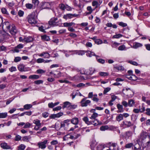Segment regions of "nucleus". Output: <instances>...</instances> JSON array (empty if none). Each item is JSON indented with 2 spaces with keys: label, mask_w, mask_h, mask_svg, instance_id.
Returning <instances> with one entry per match:
<instances>
[{
  "label": "nucleus",
  "mask_w": 150,
  "mask_h": 150,
  "mask_svg": "<svg viewBox=\"0 0 150 150\" xmlns=\"http://www.w3.org/2000/svg\"><path fill=\"white\" fill-rule=\"evenodd\" d=\"M42 39L46 41H48L50 40V38L49 36H47L46 35H44L41 36Z\"/></svg>",
  "instance_id": "obj_46"
},
{
  "label": "nucleus",
  "mask_w": 150,
  "mask_h": 150,
  "mask_svg": "<svg viewBox=\"0 0 150 150\" xmlns=\"http://www.w3.org/2000/svg\"><path fill=\"white\" fill-rule=\"evenodd\" d=\"M31 138V137L28 136H25L23 137V141H25L26 142H29V140Z\"/></svg>",
  "instance_id": "obj_44"
},
{
  "label": "nucleus",
  "mask_w": 150,
  "mask_h": 150,
  "mask_svg": "<svg viewBox=\"0 0 150 150\" xmlns=\"http://www.w3.org/2000/svg\"><path fill=\"white\" fill-rule=\"evenodd\" d=\"M24 14V12L22 10H20L18 11V15L20 17H22L23 16Z\"/></svg>",
  "instance_id": "obj_57"
},
{
  "label": "nucleus",
  "mask_w": 150,
  "mask_h": 150,
  "mask_svg": "<svg viewBox=\"0 0 150 150\" xmlns=\"http://www.w3.org/2000/svg\"><path fill=\"white\" fill-rule=\"evenodd\" d=\"M139 109L140 112L142 113L144 112L145 110V108L144 104H142L141 105L139 106Z\"/></svg>",
  "instance_id": "obj_30"
},
{
  "label": "nucleus",
  "mask_w": 150,
  "mask_h": 150,
  "mask_svg": "<svg viewBox=\"0 0 150 150\" xmlns=\"http://www.w3.org/2000/svg\"><path fill=\"white\" fill-rule=\"evenodd\" d=\"M98 114L97 113L94 112L93 113V114L91 116V117H90V118L91 120H96V119H95L98 116Z\"/></svg>",
  "instance_id": "obj_40"
},
{
  "label": "nucleus",
  "mask_w": 150,
  "mask_h": 150,
  "mask_svg": "<svg viewBox=\"0 0 150 150\" xmlns=\"http://www.w3.org/2000/svg\"><path fill=\"white\" fill-rule=\"evenodd\" d=\"M122 104L123 106H124L126 108L128 106V102H127L125 101H123L122 102Z\"/></svg>",
  "instance_id": "obj_53"
},
{
  "label": "nucleus",
  "mask_w": 150,
  "mask_h": 150,
  "mask_svg": "<svg viewBox=\"0 0 150 150\" xmlns=\"http://www.w3.org/2000/svg\"><path fill=\"white\" fill-rule=\"evenodd\" d=\"M127 77L128 79L132 80H136L137 79V77L134 75H131V76H128Z\"/></svg>",
  "instance_id": "obj_29"
},
{
  "label": "nucleus",
  "mask_w": 150,
  "mask_h": 150,
  "mask_svg": "<svg viewBox=\"0 0 150 150\" xmlns=\"http://www.w3.org/2000/svg\"><path fill=\"white\" fill-rule=\"evenodd\" d=\"M120 43L116 42H112L111 46L112 47L116 48L120 45Z\"/></svg>",
  "instance_id": "obj_42"
},
{
  "label": "nucleus",
  "mask_w": 150,
  "mask_h": 150,
  "mask_svg": "<svg viewBox=\"0 0 150 150\" xmlns=\"http://www.w3.org/2000/svg\"><path fill=\"white\" fill-rule=\"evenodd\" d=\"M44 59L41 58L38 59L36 60V62L38 63L44 62Z\"/></svg>",
  "instance_id": "obj_58"
},
{
  "label": "nucleus",
  "mask_w": 150,
  "mask_h": 150,
  "mask_svg": "<svg viewBox=\"0 0 150 150\" xmlns=\"http://www.w3.org/2000/svg\"><path fill=\"white\" fill-rule=\"evenodd\" d=\"M59 21H61V20H59L58 21L57 18H53L50 19L48 22V23L50 26L54 27L57 26L60 24Z\"/></svg>",
  "instance_id": "obj_3"
},
{
  "label": "nucleus",
  "mask_w": 150,
  "mask_h": 150,
  "mask_svg": "<svg viewBox=\"0 0 150 150\" xmlns=\"http://www.w3.org/2000/svg\"><path fill=\"white\" fill-rule=\"evenodd\" d=\"M103 145L102 144H100L97 147V150H103Z\"/></svg>",
  "instance_id": "obj_64"
},
{
  "label": "nucleus",
  "mask_w": 150,
  "mask_h": 150,
  "mask_svg": "<svg viewBox=\"0 0 150 150\" xmlns=\"http://www.w3.org/2000/svg\"><path fill=\"white\" fill-rule=\"evenodd\" d=\"M128 106L129 107H133L135 105V102L133 99L128 100Z\"/></svg>",
  "instance_id": "obj_22"
},
{
  "label": "nucleus",
  "mask_w": 150,
  "mask_h": 150,
  "mask_svg": "<svg viewBox=\"0 0 150 150\" xmlns=\"http://www.w3.org/2000/svg\"><path fill=\"white\" fill-rule=\"evenodd\" d=\"M39 77H40L38 75H33L30 76L29 77V78L30 79H38Z\"/></svg>",
  "instance_id": "obj_32"
},
{
  "label": "nucleus",
  "mask_w": 150,
  "mask_h": 150,
  "mask_svg": "<svg viewBox=\"0 0 150 150\" xmlns=\"http://www.w3.org/2000/svg\"><path fill=\"white\" fill-rule=\"evenodd\" d=\"M7 116V113H0V118H6Z\"/></svg>",
  "instance_id": "obj_35"
},
{
  "label": "nucleus",
  "mask_w": 150,
  "mask_h": 150,
  "mask_svg": "<svg viewBox=\"0 0 150 150\" xmlns=\"http://www.w3.org/2000/svg\"><path fill=\"white\" fill-rule=\"evenodd\" d=\"M116 68L118 70L122 71L124 70L125 69L124 67L122 66H119L117 67H116Z\"/></svg>",
  "instance_id": "obj_62"
},
{
  "label": "nucleus",
  "mask_w": 150,
  "mask_h": 150,
  "mask_svg": "<svg viewBox=\"0 0 150 150\" xmlns=\"http://www.w3.org/2000/svg\"><path fill=\"white\" fill-rule=\"evenodd\" d=\"M33 123L35 125L34 129L36 130H38L41 127V123L40 120L38 119H36L33 120Z\"/></svg>",
  "instance_id": "obj_4"
},
{
  "label": "nucleus",
  "mask_w": 150,
  "mask_h": 150,
  "mask_svg": "<svg viewBox=\"0 0 150 150\" xmlns=\"http://www.w3.org/2000/svg\"><path fill=\"white\" fill-rule=\"evenodd\" d=\"M9 71L11 72L16 71L17 70L16 68L15 67L13 66L11 68H9Z\"/></svg>",
  "instance_id": "obj_55"
},
{
  "label": "nucleus",
  "mask_w": 150,
  "mask_h": 150,
  "mask_svg": "<svg viewBox=\"0 0 150 150\" xmlns=\"http://www.w3.org/2000/svg\"><path fill=\"white\" fill-rule=\"evenodd\" d=\"M140 138L142 142H145L147 140L148 144L150 142V136L149 134L144 131H142L140 135Z\"/></svg>",
  "instance_id": "obj_1"
},
{
  "label": "nucleus",
  "mask_w": 150,
  "mask_h": 150,
  "mask_svg": "<svg viewBox=\"0 0 150 150\" xmlns=\"http://www.w3.org/2000/svg\"><path fill=\"white\" fill-rule=\"evenodd\" d=\"M129 62L130 63V64L134 66L139 65V64L136 62L135 61H129Z\"/></svg>",
  "instance_id": "obj_59"
},
{
  "label": "nucleus",
  "mask_w": 150,
  "mask_h": 150,
  "mask_svg": "<svg viewBox=\"0 0 150 150\" xmlns=\"http://www.w3.org/2000/svg\"><path fill=\"white\" fill-rule=\"evenodd\" d=\"M83 120L88 125L93 124V120L89 121L87 117H84Z\"/></svg>",
  "instance_id": "obj_14"
},
{
  "label": "nucleus",
  "mask_w": 150,
  "mask_h": 150,
  "mask_svg": "<svg viewBox=\"0 0 150 150\" xmlns=\"http://www.w3.org/2000/svg\"><path fill=\"white\" fill-rule=\"evenodd\" d=\"M92 100L96 102H98V101L99 99L97 98V95L96 94L94 95L93 97Z\"/></svg>",
  "instance_id": "obj_39"
},
{
  "label": "nucleus",
  "mask_w": 150,
  "mask_h": 150,
  "mask_svg": "<svg viewBox=\"0 0 150 150\" xmlns=\"http://www.w3.org/2000/svg\"><path fill=\"white\" fill-rule=\"evenodd\" d=\"M25 42L26 43L30 42H32L33 40V38L32 37L28 36L24 38Z\"/></svg>",
  "instance_id": "obj_19"
},
{
  "label": "nucleus",
  "mask_w": 150,
  "mask_h": 150,
  "mask_svg": "<svg viewBox=\"0 0 150 150\" xmlns=\"http://www.w3.org/2000/svg\"><path fill=\"white\" fill-rule=\"evenodd\" d=\"M132 132L131 131H127L124 134V137L127 140L132 137Z\"/></svg>",
  "instance_id": "obj_10"
},
{
  "label": "nucleus",
  "mask_w": 150,
  "mask_h": 150,
  "mask_svg": "<svg viewBox=\"0 0 150 150\" xmlns=\"http://www.w3.org/2000/svg\"><path fill=\"white\" fill-rule=\"evenodd\" d=\"M25 6L28 8L31 9L33 7V5L31 4L27 3L25 4Z\"/></svg>",
  "instance_id": "obj_49"
},
{
  "label": "nucleus",
  "mask_w": 150,
  "mask_h": 150,
  "mask_svg": "<svg viewBox=\"0 0 150 150\" xmlns=\"http://www.w3.org/2000/svg\"><path fill=\"white\" fill-rule=\"evenodd\" d=\"M123 119V115L122 114H118L116 117V120L118 122L122 120Z\"/></svg>",
  "instance_id": "obj_28"
},
{
  "label": "nucleus",
  "mask_w": 150,
  "mask_h": 150,
  "mask_svg": "<svg viewBox=\"0 0 150 150\" xmlns=\"http://www.w3.org/2000/svg\"><path fill=\"white\" fill-rule=\"evenodd\" d=\"M21 137L18 135H17L15 138V140L16 141H19L21 140Z\"/></svg>",
  "instance_id": "obj_56"
},
{
  "label": "nucleus",
  "mask_w": 150,
  "mask_h": 150,
  "mask_svg": "<svg viewBox=\"0 0 150 150\" xmlns=\"http://www.w3.org/2000/svg\"><path fill=\"white\" fill-rule=\"evenodd\" d=\"M49 113L46 112H45L42 113V116L45 118H46L48 117L49 116Z\"/></svg>",
  "instance_id": "obj_60"
},
{
  "label": "nucleus",
  "mask_w": 150,
  "mask_h": 150,
  "mask_svg": "<svg viewBox=\"0 0 150 150\" xmlns=\"http://www.w3.org/2000/svg\"><path fill=\"white\" fill-rule=\"evenodd\" d=\"M96 58L97 62L103 64V60L102 59L99 58L100 57L98 55L96 56Z\"/></svg>",
  "instance_id": "obj_38"
},
{
  "label": "nucleus",
  "mask_w": 150,
  "mask_h": 150,
  "mask_svg": "<svg viewBox=\"0 0 150 150\" xmlns=\"http://www.w3.org/2000/svg\"><path fill=\"white\" fill-rule=\"evenodd\" d=\"M32 107V105L31 104H26L24 105V109L26 110H28L31 108Z\"/></svg>",
  "instance_id": "obj_34"
},
{
  "label": "nucleus",
  "mask_w": 150,
  "mask_h": 150,
  "mask_svg": "<svg viewBox=\"0 0 150 150\" xmlns=\"http://www.w3.org/2000/svg\"><path fill=\"white\" fill-rule=\"evenodd\" d=\"M117 145V143H113V144H112V145H110V146L113 147V149L112 150H117V148H116Z\"/></svg>",
  "instance_id": "obj_52"
},
{
  "label": "nucleus",
  "mask_w": 150,
  "mask_h": 150,
  "mask_svg": "<svg viewBox=\"0 0 150 150\" xmlns=\"http://www.w3.org/2000/svg\"><path fill=\"white\" fill-rule=\"evenodd\" d=\"M25 148V146L23 144L20 145L18 148V150H24Z\"/></svg>",
  "instance_id": "obj_48"
},
{
  "label": "nucleus",
  "mask_w": 150,
  "mask_h": 150,
  "mask_svg": "<svg viewBox=\"0 0 150 150\" xmlns=\"http://www.w3.org/2000/svg\"><path fill=\"white\" fill-rule=\"evenodd\" d=\"M142 45L140 43L136 42L133 45V47L134 48L137 49L139 47H142Z\"/></svg>",
  "instance_id": "obj_37"
},
{
  "label": "nucleus",
  "mask_w": 150,
  "mask_h": 150,
  "mask_svg": "<svg viewBox=\"0 0 150 150\" xmlns=\"http://www.w3.org/2000/svg\"><path fill=\"white\" fill-rule=\"evenodd\" d=\"M87 98H83L81 101V106L82 107H86L91 103V101L89 100H86Z\"/></svg>",
  "instance_id": "obj_6"
},
{
  "label": "nucleus",
  "mask_w": 150,
  "mask_h": 150,
  "mask_svg": "<svg viewBox=\"0 0 150 150\" xmlns=\"http://www.w3.org/2000/svg\"><path fill=\"white\" fill-rule=\"evenodd\" d=\"M50 6V4L48 2H42L41 8V9L48 8Z\"/></svg>",
  "instance_id": "obj_12"
},
{
  "label": "nucleus",
  "mask_w": 150,
  "mask_h": 150,
  "mask_svg": "<svg viewBox=\"0 0 150 150\" xmlns=\"http://www.w3.org/2000/svg\"><path fill=\"white\" fill-rule=\"evenodd\" d=\"M1 148L4 149H11V147L8 145L7 143H1Z\"/></svg>",
  "instance_id": "obj_20"
},
{
  "label": "nucleus",
  "mask_w": 150,
  "mask_h": 150,
  "mask_svg": "<svg viewBox=\"0 0 150 150\" xmlns=\"http://www.w3.org/2000/svg\"><path fill=\"white\" fill-rule=\"evenodd\" d=\"M117 107L118 110L117 111L118 112H122L124 111L123 109V107L122 105L120 104H117Z\"/></svg>",
  "instance_id": "obj_17"
},
{
  "label": "nucleus",
  "mask_w": 150,
  "mask_h": 150,
  "mask_svg": "<svg viewBox=\"0 0 150 150\" xmlns=\"http://www.w3.org/2000/svg\"><path fill=\"white\" fill-rule=\"evenodd\" d=\"M95 42L98 45H99L102 44L103 42V41L100 39H97L96 40H95Z\"/></svg>",
  "instance_id": "obj_51"
},
{
  "label": "nucleus",
  "mask_w": 150,
  "mask_h": 150,
  "mask_svg": "<svg viewBox=\"0 0 150 150\" xmlns=\"http://www.w3.org/2000/svg\"><path fill=\"white\" fill-rule=\"evenodd\" d=\"M32 1L33 3L34 4L35 6H37L39 3L38 0H32Z\"/></svg>",
  "instance_id": "obj_54"
},
{
  "label": "nucleus",
  "mask_w": 150,
  "mask_h": 150,
  "mask_svg": "<svg viewBox=\"0 0 150 150\" xmlns=\"http://www.w3.org/2000/svg\"><path fill=\"white\" fill-rule=\"evenodd\" d=\"M17 30L15 26L13 25L12 26V28L10 30V33L12 35H15L17 33Z\"/></svg>",
  "instance_id": "obj_16"
},
{
  "label": "nucleus",
  "mask_w": 150,
  "mask_h": 150,
  "mask_svg": "<svg viewBox=\"0 0 150 150\" xmlns=\"http://www.w3.org/2000/svg\"><path fill=\"white\" fill-rule=\"evenodd\" d=\"M79 92L78 91H73L71 94L70 96L72 97V98L73 99L76 96L79 95Z\"/></svg>",
  "instance_id": "obj_24"
},
{
  "label": "nucleus",
  "mask_w": 150,
  "mask_h": 150,
  "mask_svg": "<svg viewBox=\"0 0 150 150\" xmlns=\"http://www.w3.org/2000/svg\"><path fill=\"white\" fill-rule=\"evenodd\" d=\"M63 115V113L59 112L56 114H53L50 116V118L51 119H54L55 118H58Z\"/></svg>",
  "instance_id": "obj_11"
},
{
  "label": "nucleus",
  "mask_w": 150,
  "mask_h": 150,
  "mask_svg": "<svg viewBox=\"0 0 150 150\" xmlns=\"http://www.w3.org/2000/svg\"><path fill=\"white\" fill-rule=\"evenodd\" d=\"M69 52H71V54H77L79 55L82 56L84 55L86 52H87V51L83 50H74L72 51H69Z\"/></svg>",
  "instance_id": "obj_5"
},
{
  "label": "nucleus",
  "mask_w": 150,
  "mask_h": 150,
  "mask_svg": "<svg viewBox=\"0 0 150 150\" xmlns=\"http://www.w3.org/2000/svg\"><path fill=\"white\" fill-rule=\"evenodd\" d=\"M92 6H95V8H97L99 5V4L98 3V2L96 1H93L92 2Z\"/></svg>",
  "instance_id": "obj_50"
},
{
  "label": "nucleus",
  "mask_w": 150,
  "mask_h": 150,
  "mask_svg": "<svg viewBox=\"0 0 150 150\" xmlns=\"http://www.w3.org/2000/svg\"><path fill=\"white\" fill-rule=\"evenodd\" d=\"M133 146V143H130L126 144L125 146V147L126 149H129L132 147Z\"/></svg>",
  "instance_id": "obj_33"
},
{
  "label": "nucleus",
  "mask_w": 150,
  "mask_h": 150,
  "mask_svg": "<svg viewBox=\"0 0 150 150\" xmlns=\"http://www.w3.org/2000/svg\"><path fill=\"white\" fill-rule=\"evenodd\" d=\"M25 65L23 64L19 65L18 67V70L21 72L25 71L24 69Z\"/></svg>",
  "instance_id": "obj_27"
},
{
  "label": "nucleus",
  "mask_w": 150,
  "mask_h": 150,
  "mask_svg": "<svg viewBox=\"0 0 150 150\" xmlns=\"http://www.w3.org/2000/svg\"><path fill=\"white\" fill-rule=\"evenodd\" d=\"M71 122L73 124L76 125L79 123V119L77 117H74L71 120Z\"/></svg>",
  "instance_id": "obj_18"
},
{
  "label": "nucleus",
  "mask_w": 150,
  "mask_h": 150,
  "mask_svg": "<svg viewBox=\"0 0 150 150\" xmlns=\"http://www.w3.org/2000/svg\"><path fill=\"white\" fill-rule=\"evenodd\" d=\"M102 124V122L100 121H99L97 120H93V125L95 126H96L98 125H101Z\"/></svg>",
  "instance_id": "obj_31"
},
{
  "label": "nucleus",
  "mask_w": 150,
  "mask_h": 150,
  "mask_svg": "<svg viewBox=\"0 0 150 150\" xmlns=\"http://www.w3.org/2000/svg\"><path fill=\"white\" fill-rule=\"evenodd\" d=\"M77 107V105H71V104L70 105V106L69 107V110H73L76 108Z\"/></svg>",
  "instance_id": "obj_47"
},
{
  "label": "nucleus",
  "mask_w": 150,
  "mask_h": 150,
  "mask_svg": "<svg viewBox=\"0 0 150 150\" xmlns=\"http://www.w3.org/2000/svg\"><path fill=\"white\" fill-rule=\"evenodd\" d=\"M118 50L120 51L125 50H126V47L124 45L120 46L118 47Z\"/></svg>",
  "instance_id": "obj_36"
},
{
  "label": "nucleus",
  "mask_w": 150,
  "mask_h": 150,
  "mask_svg": "<svg viewBox=\"0 0 150 150\" xmlns=\"http://www.w3.org/2000/svg\"><path fill=\"white\" fill-rule=\"evenodd\" d=\"M123 125L125 126L129 127L132 125V123L130 121H128L127 120H125L122 122Z\"/></svg>",
  "instance_id": "obj_21"
},
{
  "label": "nucleus",
  "mask_w": 150,
  "mask_h": 150,
  "mask_svg": "<svg viewBox=\"0 0 150 150\" xmlns=\"http://www.w3.org/2000/svg\"><path fill=\"white\" fill-rule=\"evenodd\" d=\"M34 13H32L28 15L27 17L28 21L31 25H33L36 24L38 22V21L35 17Z\"/></svg>",
  "instance_id": "obj_2"
},
{
  "label": "nucleus",
  "mask_w": 150,
  "mask_h": 150,
  "mask_svg": "<svg viewBox=\"0 0 150 150\" xmlns=\"http://www.w3.org/2000/svg\"><path fill=\"white\" fill-rule=\"evenodd\" d=\"M86 53H87L86 54V56L89 57H91L93 56H96V55L94 52L90 51H87Z\"/></svg>",
  "instance_id": "obj_25"
},
{
  "label": "nucleus",
  "mask_w": 150,
  "mask_h": 150,
  "mask_svg": "<svg viewBox=\"0 0 150 150\" xmlns=\"http://www.w3.org/2000/svg\"><path fill=\"white\" fill-rule=\"evenodd\" d=\"M70 134H68L66 135H65L64 137H63V140L64 141H66L68 140V139L70 138Z\"/></svg>",
  "instance_id": "obj_61"
},
{
  "label": "nucleus",
  "mask_w": 150,
  "mask_h": 150,
  "mask_svg": "<svg viewBox=\"0 0 150 150\" xmlns=\"http://www.w3.org/2000/svg\"><path fill=\"white\" fill-rule=\"evenodd\" d=\"M1 11L2 13L4 14H5L6 15H9L8 12L7 11L6 8H2L1 9Z\"/></svg>",
  "instance_id": "obj_43"
},
{
  "label": "nucleus",
  "mask_w": 150,
  "mask_h": 150,
  "mask_svg": "<svg viewBox=\"0 0 150 150\" xmlns=\"http://www.w3.org/2000/svg\"><path fill=\"white\" fill-rule=\"evenodd\" d=\"M78 16V15L76 14H72L71 13H68L64 15L63 16V18L66 20H67L68 19H71L72 18L76 17Z\"/></svg>",
  "instance_id": "obj_7"
},
{
  "label": "nucleus",
  "mask_w": 150,
  "mask_h": 150,
  "mask_svg": "<svg viewBox=\"0 0 150 150\" xmlns=\"http://www.w3.org/2000/svg\"><path fill=\"white\" fill-rule=\"evenodd\" d=\"M87 9L88 11L87 13V14H91L92 12L94 10V9L93 10L91 6H88L87 8Z\"/></svg>",
  "instance_id": "obj_41"
},
{
  "label": "nucleus",
  "mask_w": 150,
  "mask_h": 150,
  "mask_svg": "<svg viewBox=\"0 0 150 150\" xmlns=\"http://www.w3.org/2000/svg\"><path fill=\"white\" fill-rule=\"evenodd\" d=\"M75 24L73 22L67 23L66 22L63 23V25L65 27H70L72 25H74Z\"/></svg>",
  "instance_id": "obj_23"
},
{
  "label": "nucleus",
  "mask_w": 150,
  "mask_h": 150,
  "mask_svg": "<svg viewBox=\"0 0 150 150\" xmlns=\"http://www.w3.org/2000/svg\"><path fill=\"white\" fill-rule=\"evenodd\" d=\"M123 36V35L120 34H116L112 36V38L118 39Z\"/></svg>",
  "instance_id": "obj_45"
},
{
  "label": "nucleus",
  "mask_w": 150,
  "mask_h": 150,
  "mask_svg": "<svg viewBox=\"0 0 150 150\" xmlns=\"http://www.w3.org/2000/svg\"><path fill=\"white\" fill-rule=\"evenodd\" d=\"M65 6L64 4H62L59 5V8L62 10H64L65 9Z\"/></svg>",
  "instance_id": "obj_63"
},
{
  "label": "nucleus",
  "mask_w": 150,
  "mask_h": 150,
  "mask_svg": "<svg viewBox=\"0 0 150 150\" xmlns=\"http://www.w3.org/2000/svg\"><path fill=\"white\" fill-rule=\"evenodd\" d=\"M38 55L40 57H43L45 58H48L50 57V54L46 52H43L41 53L38 54Z\"/></svg>",
  "instance_id": "obj_13"
},
{
  "label": "nucleus",
  "mask_w": 150,
  "mask_h": 150,
  "mask_svg": "<svg viewBox=\"0 0 150 150\" xmlns=\"http://www.w3.org/2000/svg\"><path fill=\"white\" fill-rule=\"evenodd\" d=\"M2 28L3 30L7 29L10 30V23L8 22H5L3 23Z\"/></svg>",
  "instance_id": "obj_9"
},
{
  "label": "nucleus",
  "mask_w": 150,
  "mask_h": 150,
  "mask_svg": "<svg viewBox=\"0 0 150 150\" xmlns=\"http://www.w3.org/2000/svg\"><path fill=\"white\" fill-rule=\"evenodd\" d=\"M64 105L62 107L63 109L67 108L69 109V107L70 106L71 103L68 101H66L64 103Z\"/></svg>",
  "instance_id": "obj_26"
},
{
  "label": "nucleus",
  "mask_w": 150,
  "mask_h": 150,
  "mask_svg": "<svg viewBox=\"0 0 150 150\" xmlns=\"http://www.w3.org/2000/svg\"><path fill=\"white\" fill-rule=\"evenodd\" d=\"M47 140L45 139L43 142H38V145L39 148H40L42 149H44L46 147V144L47 143Z\"/></svg>",
  "instance_id": "obj_8"
},
{
  "label": "nucleus",
  "mask_w": 150,
  "mask_h": 150,
  "mask_svg": "<svg viewBox=\"0 0 150 150\" xmlns=\"http://www.w3.org/2000/svg\"><path fill=\"white\" fill-rule=\"evenodd\" d=\"M97 144L95 140H93L90 143L91 148L92 150H94V148Z\"/></svg>",
  "instance_id": "obj_15"
}]
</instances>
